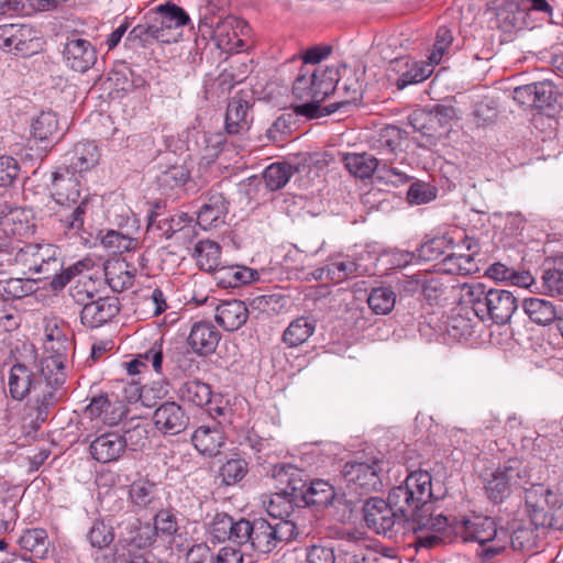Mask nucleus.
I'll use <instances>...</instances> for the list:
<instances>
[{
  "label": "nucleus",
  "instance_id": "obj_1",
  "mask_svg": "<svg viewBox=\"0 0 563 563\" xmlns=\"http://www.w3.org/2000/svg\"><path fill=\"white\" fill-rule=\"evenodd\" d=\"M432 477L427 471L411 472L405 483L389 492V500L405 516L419 548L431 549L450 536L448 518L434 514Z\"/></svg>",
  "mask_w": 563,
  "mask_h": 563
},
{
  "label": "nucleus",
  "instance_id": "obj_2",
  "mask_svg": "<svg viewBox=\"0 0 563 563\" xmlns=\"http://www.w3.org/2000/svg\"><path fill=\"white\" fill-rule=\"evenodd\" d=\"M335 84H338L335 66H324V68L300 66L292 84V95L302 103L295 107V112L309 119L327 115L324 107L320 104L335 89Z\"/></svg>",
  "mask_w": 563,
  "mask_h": 563
},
{
  "label": "nucleus",
  "instance_id": "obj_3",
  "mask_svg": "<svg viewBox=\"0 0 563 563\" xmlns=\"http://www.w3.org/2000/svg\"><path fill=\"white\" fill-rule=\"evenodd\" d=\"M460 301L471 308L479 321L507 324L518 309L515 295L505 289L487 288L483 283H464L460 289Z\"/></svg>",
  "mask_w": 563,
  "mask_h": 563
},
{
  "label": "nucleus",
  "instance_id": "obj_4",
  "mask_svg": "<svg viewBox=\"0 0 563 563\" xmlns=\"http://www.w3.org/2000/svg\"><path fill=\"white\" fill-rule=\"evenodd\" d=\"M73 347L71 339L65 332L64 328L57 323L47 324L45 329L44 354L41 362L42 375L47 377V384L44 395V405L42 412L45 413L52 404H56L57 387L66 380L65 362L68 352Z\"/></svg>",
  "mask_w": 563,
  "mask_h": 563
},
{
  "label": "nucleus",
  "instance_id": "obj_5",
  "mask_svg": "<svg viewBox=\"0 0 563 563\" xmlns=\"http://www.w3.org/2000/svg\"><path fill=\"white\" fill-rule=\"evenodd\" d=\"M456 537L464 542H476L478 548L476 555L483 562H490L500 555L508 545V531L504 528L497 529L496 522L490 517L473 516L456 521L454 527H450ZM451 541V534L444 542Z\"/></svg>",
  "mask_w": 563,
  "mask_h": 563
},
{
  "label": "nucleus",
  "instance_id": "obj_6",
  "mask_svg": "<svg viewBox=\"0 0 563 563\" xmlns=\"http://www.w3.org/2000/svg\"><path fill=\"white\" fill-rule=\"evenodd\" d=\"M47 377L42 375H36L33 373L27 366L24 364H14L9 373L8 377V387L10 396L14 400H23L27 395H34L35 402V422L43 423L46 421L51 409L55 404H52L47 409H45V413L42 412L44 405V395L47 384Z\"/></svg>",
  "mask_w": 563,
  "mask_h": 563
},
{
  "label": "nucleus",
  "instance_id": "obj_7",
  "mask_svg": "<svg viewBox=\"0 0 563 563\" xmlns=\"http://www.w3.org/2000/svg\"><path fill=\"white\" fill-rule=\"evenodd\" d=\"M308 534L309 532H306L291 519H282L274 522L258 518L253 521L250 544L261 553H269L279 543L289 542Z\"/></svg>",
  "mask_w": 563,
  "mask_h": 563
},
{
  "label": "nucleus",
  "instance_id": "obj_8",
  "mask_svg": "<svg viewBox=\"0 0 563 563\" xmlns=\"http://www.w3.org/2000/svg\"><path fill=\"white\" fill-rule=\"evenodd\" d=\"M531 471L518 459H509L497 468L485 485L488 498L495 504L504 501L514 489L525 488L530 483Z\"/></svg>",
  "mask_w": 563,
  "mask_h": 563
},
{
  "label": "nucleus",
  "instance_id": "obj_9",
  "mask_svg": "<svg viewBox=\"0 0 563 563\" xmlns=\"http://www.w3.org/2000/svg\"><path fill=\"white\" fill-rule=\"evenodd\" d=\"M364 520L366 526L378 534L393 537L400 528L404 531H411L405 516L390 503L378 498H369L364 507Z\"/></svg>",
  "mask_w": 563,
  "mask_h": 563
},
{
  "label": "nucleus",
  "instance_id": "obj_10",
  "mask_svg": "<svg viewBox=\"0 0 563 563\" xmlns=\"http://www.w3.org/2000/svg\"><path fill=\"white\" fill-rule=\"evenodd\" d=\"M380 472L378 460L372 459L366 462L355 460L345 463L342 475L349 487L363 495L382 488Z\"/></svg>",
  "mask_w": 563,
  "mask_h": 563
},
{
  "label": "nucleus",
  "instance_id": "obj_11",
  "mask_svg": "<svg viewBox=\"0 0 563 563\" xmlns=\"http://www.w3.org/2000/svg\"><path fill=\"white\" fill-rule=\"evenodd\" d=\"M250 35L249 24L234 15L220 19L213 29V40L217 46L229 53L244 49Z\"/></svg>",
  "mask_w": 563,
  "mask_h": 563
},
{
  "label": "nucleus",
  "instance_id": "obj_12",
  "mask_svg": "<svg viewBox=\"0 0 563 563\" xmlns=\"http://www.w3.org/2000/svg\"><path fill=\"white\" fill-rule=\"evenodd\" d=\"M62 55L66 66L78 73H86L97 62L96 47L78 32L66 36Z\"/></svg>",
  "mask_w": 563,
  "mask_h": 563
},
{
  "label": "nucleus",
  "instance_id": "obj_13",
  "mask_svg": "<svg viewBox=\"0 0 563 563\" xmlns=\"http://www.w3.org/2000/svg\"><path fill=\"white\" fill-rule=\"evenodd\" d=\"M0 48L16 56H30L37 49L34 30L24 24L0 25Z\"/></svg>",
  "mask_w": 563,
  "mask_h": 563
},
{
  "label": "nucleus",
  "instance_id": "obj_14",
  "mask_svg": "<svg viewBox=\"0 0 563 563\" xmlns=\"http://www.w3.org/2000/svg\"><path fill=\"white\" fill-rule=\"evenodd\" d=\"M301 495V500L307 506L327 507L332 505L335 508L342 507V515L339 520L345 521L351 518L352 505L343 496H336L334 487L323 479L310 482Z\"/></svg>",
  "mask_w": 563,
  "mask_h": 563
},
{
  "label": "nucleus",
  "instance_id": "obj_15",
  "mask_svg": "<svg viewBox=\"0 0 563 563\" xmlns=\"http://www.w3.org/2000/svg\"><path fill=\"white\" fill-rule=\"evenodd\" d=\"M432 65L418 62L409 57H396L388 67V79L402 90L409 85L419 84L432 74Z\"/></svg>",
  "mask_w": 563,
  "mask_h": 563
},
{
  "label": "nucleus",
  "instance_id": "obj_16",
  "mask_svg": "<svg viewBox=\"0 0 563 563\" xmlns=\"http://www.w3.org/2000/svg\"><path fill=\"white\" fill-rule=\"evenodd\" d=\"M151 18L163 35V43L176 42L180 35L177 30L190 22L186 11L170 2L158 5Z\"/></svg>",
  "mask_w": 563,
  "mask_h": 563
},
{
  "label": "nucleus",
  "instance_id": "obj_17",
  "mask_svg": "<svg viewBox=\"0 0 563 563\" xmlns=\"http://www.w3.org/2000/svg\"><path fill=\"white\" fill-rule=\"evenodd\" d=\"M84 176L71 172L69 168L59 167L52 174V196L59 205L79 202L84 189Z\"/></svg>",
  "mask_w": 563,
  "mask_h": 563
},
{
  "label": "nucleus",
  "instance_id": "obj_18",
  "mask_svg": "<svg viewBox=\"0 0 563 563\" xmlns=\"http://www.w3.org/2000/svg\"><path fill=\"white\" fill-rule=\"evenodd\" d=\"M120 311L118 297H99L82 303L80 321L88 329H97L110 322Z\"/></svg>",
  "mask_w": 563,
  "mask_h": 563
},
{
  "label": "nucleus",
  "instance_id": "obj_19",
  "mask_svg": "<svg viewBox=\"0 0 563 563\" xmlns=\"http://www.w3.org/2000/svg\"><path fill=\"white\" fill-rule=\"evenodd\" d=\"M125 413L124 405L114 396L93 397L85 409V415L97 424L117 426Z\"/></svg>",
  "mask_w": 563,
  "mask_h": 563
},
{
  "label": "nucleus",
  "instance_id": "obj_20",
  "mask_svg": "<svg viewBox=\"0 0 563 563\" xmlns=\"http://www.w3.org/2000/svg\"><path fill=\"white\" fill-rule=\"evenodd\" d=\"M128 446V439L119 432L110 431L96 437L89 445V453L99 463L118 461Z\"/></svg>",
  "mask_w": 563,
  "mask_h": 563
},
{
  "label": "nucleus",
  "instance_id": "obj_21",
  "mask_svg": "<svg viewBox=\"0 0 563 563\" xmlns=\"http://www.w3.org/2000/svg\"><path fill=\"white\" fill-rule=\"evenodd\" d=\"M228 213V202L222 192L212 188L201 197V206L197 212V223L203 230L223 223Z\"/></svg>",
  "mask_w": 563,
  "mask_h": 563
},
{
  "label": "nucleus",
  "instance_id": "obj_22",
  "mask_svg": "<svg viewBox=\"0 0 563 563\" xmlns=\"http://www.w3.org/2000/svg\"><path fill=\"white\" fill-rule=\"evenodd\" d=\"M156 540L155 528L150 523L142 525L139 519L134 518L129 521L124 531H121L115 548H124L128 552H140L151 547Z\"/></svg>",
  "mask_w": 563,
  "mask_h": 563
},
{
  "label": "nucleus",
  "instance_id": "obj_23",
  "mask_svg": "<svg viewBox=\"0 0 563 563\" xmlns=\"http://www.w3.org/2000/svg\"><path fill=\"white\" fill-rule=\"evenodd\" d=\"M100 152L92 141H80L65 154V167L84 176L99 164Z\"/></svg>",
  "mask_w": 563,
  "mask_h": 563
},
{
  "label": "nucleus",
  "instance_id": "obj_24",
  "mask_svg": "<svg viewBox=\"0 0 563 563\" xmlns=\"http://www.w3.org/2000/svg\"><path fill=\"white\" fill-rule=\"evenodd\" d=\"M153 421L161 432L175 435L187 428L189 417L178 404L166 401L155 410Z\"/></svg>",
  "mask_w": 563,
  "mask_h": 563
},
{
  "label": "nucleus",
  "instance_id": "obj_25",
  "mask_svg": "<svg viewBox=\"0 0 563 563\" xmlns=\"http://www.w3.org/2000/svg\"><path fill=\"white\" fill-rule=\"evenodd\" d=\"M547 493L548 488L543 484H533L525 490V500L531 512V521L537 527L541 526L561 530L562 523L551 512H544L542 520H540L543 512V498Z\"/></svg>",
  "mask_w": 563,
  "mask_h": 563
},
{
  "label": "nucleus",
  "instance_id": "obj_26",
  "mask_svg": "<svg viewBox=\"0 0 563 563\" xmlns=\"http://www.w3.org/2000/svg\"><path fill=\"white\" fill-rule=\"evenodd\" d=\"M220 341V332L207 321L195 322L188 335V344L199 355H208L214 352Z\"/></svg>",
  "mask_w": 563,
  "mask_h": 563
},
{
  "label": "nucleus",
  "instance_id": "obj_27",
  "mask_svg": "<svg viewBox=\"0 0 563 563\" xmlns=\"http://www.w3.org/2000/svg\"><path fill=\"white\" fill-rule=\"evenodd\" d=\"M191 442L200 454L213 457L221 452V448L225 443V437L217 424L200 426L194 431Z\"/></svg>",
  "mask_w": 563,
  "mask_h": 563
},
{
  "label": "nucleus",
  "instance_id": "obj_28",
  "mask_svg": "<svg viewBox=\"0 0 563 563\" xmlns=\"http://www.w3.org/2000/svg\"><path fill=\"white\" fill-rule=\"evenodd\" d=\"M402 141L401 130L394 125L382 128L373 137L372 147L380 155V163H394Z\"/></svg>",
  "mask_w": 563,
  "mask_h": 563
},
{
  "label": "nucleus",
  "instance_id": "obj_29",
  "mask_svg": "<svg viewBox=\"0 0 563 563\" xmlns=\"http://www.w3.org/2000/svg\"><path fill=\"white\" fill-rule=\"evenodd\" d=\"M339 563H382L383 558L373 549L360 544L357 538L349 533L340 544L338 553Z\"/></svg>",
  "mask_w": 563,
  "mask_h": 563
},
{
  "label": "nucleus",
  "instance_id": "obj_30",
  "mask_svg": "<svg viewBox=\"0 0 563 563\" xmlns=\"http://www.w3.org/2000/svg\"><path fill=\"white\" fill-rule=\"evenodd\" d=\"M249 310L241 300H229L216 307L214 319L225 331H235L245 324Z\"/></svg>",
  "mask_w": 563,
  "mask_h": 563
},
{
  "label": "nucleus",
  "instance_id": "obj_31",
  "mask_svg": "<svg viewBox=\"0 0 563 563\" xmlns=\"http://www.w3.org/2000/svg\"><path fill=\"white\" fill-rule=\"evenodd\" d=\"M251 106L239 95L233 96L228 104L225 114V130L228 134H240L250 129Z\"/></svg>",
  "mask_w": 563,
  "mask_h": 563
},
{
  "label": "nucleus",
  "instance_id": "obj_32",
  "mask_svg": "<svg viewBox=\"0 0 563 563\" xmlns=\"http://www.w3.org/2000/svg\"><path fill=\"white\" fill-rule=\"evenodd\" d=\"M273 477L276 478L279 484L285 485L280 490L289 498L295 500H301V495L305 493L308 484L301 478V471L292 465L278 464L273 468Z\"/></svg>",
  "mask_w": 563,
  "mask_h": 563
},
{
  "label": "nucleus",
  "instance_id": "obj_33",
  "mask_svg": "<svg viewBox=\"0 0 563 563\" xmlns=\"http://www.w3.org/2000/svg\"><path fill=\"white\" fill-rule=\"evenodd\" d=\"M332 93H336L340 100L324 107L325 114L328 115L341 108L356 104L361 101L363 96L362 84L355 75L347 77L343 82H340L338 77V84H335V89Z\"/></svg>",
  "mask_w": 563,
  "mask_h": 563
},
{
  "label": "nucleus",
  "instance_id": "obj_34",
  "mask_svg": "<svg viewBox=\"0 0 563 563\" xmlns=\"http://www.w3.org/2000/svg\"><path fill=\"white\" fill-rule=\"evenodd\" d=\"M340 162L354 177L366 179L377 172L379 159L368 153H340Z\"/></svg>",
  "mask_w": 563,
  "mask_h": 563
},
{
  "label": "nucleus",
  "instance_id": "obj_35",
  "mask_svg": "<svg viewBox=\"0 0 563 563\" xmlns=\"http://www.w3.org/2000/svg\"><path fill=\"white\" fill-rule=\"evenodd\" d=\"M104 275L109 287L121 292L133 285L135 268L125 261H114L106 265Z\"/></svg>",
  "mask_w": 563,
  "mask_h": 563
},
{
  "label": "nucleus",
  "instance_id": "obj_36",
  "mask_svg": "<svg viewBox=\"0 0 563 563\" xmlns=\"http://www.w3.org/2000/svg\"><path fill=\"white\" fill-rule=\"evenodd\" d=\"M0 225L7 235L22 236L30 229L25 211L7 203H0Z\"/></svg>",
  "mask_w": 563,
  "mask_h": 563
},
{
  "label": "nucleus",
  "instance_id": "obj_37",
  "mask_svg": "<svg viewBox=\"0 0 563 563\" xmlns=\"http://www.w3.org/2000/svg\"><path fill=\"white\" fill-rule=\"evenodd\" d=\"M314 330V320L308 317H298L285 329L282 340L288 347H297L307 342Z\"/></svg>",
  "mask_w": 563,
  "mask_h": 563
},
{
  "label": "nucleus",
  "instance_id": "obj_38",
  "mask_svg": "<svg viewBox=\"0 0 563 563\" xmlns=\"http://www.w3.org/2000/svg\"><path fill=\"white\" fill-rule=\"evenodd\" d=\"M527 9L515 1L500 5L496 13L498 26L505 32L523 29L527 25Z\"/></svg>",
  "mask_w": 563,
  "mask_h": 563
},
{
  "label": "nucleus",
  "instance_id": "obj_39",
  "mask_svg": "<svg viewBox=\"0 0 563 563\" xmlns=\"http://www.w3.org/2000/svg\"><path fill=\"white\" fill-rule=\"evenodd\" d=\"M194 257L198 266L206 272H213L214 274L222 267L221 247L218 243L205 240L197 243L194 250Z\"/></svg>",
  "mask_w": 563,
  "mask_h": 563
},
{
  "label": "nucleus",
  "instance_id": "obj_40",
  "mask_svg": "<svg viewBox=\"0 0 563 563\" xmlns=\"http://www.w3.org/2000/svg\"><path fill=\"white\" fill-rule=\"evenodd\" d=\"M525 313L538 324H549L556 319V310L552 302L541 298H528L522 302Z\"/></svg>",
  "mask_w": 563,
  "mask_h": 563
},
{
  "label": "nucleus",
  "instance_id": "obj_41",
  "mask_svg": "<svg viewBox=\"0 0 563 563\" xmlns=\"http://www.w3.org/2000/svg\"><path fill=\"white\" fill-rule=\"evenodd\" d=\"M178 395L183 401H187L197 407L210 405L212 397L210 386L197 379L185 382L179 387Z\"/></svg>",
  "mask_w": 563,
  "mask_h": 563
},
{
  "label": "nucleus",
  "instance_id": "obj_42",
  "mask_svg": "<svg viewBox=\"0 0 563 563\" xmlns=\"http://www.w3.org/2000/svg\"><path fill=\"white\" fill-rule=\"evenodd\" d=\"M35 291V280L30 278L0 279V300L20 299Z\"/></svg>",
  "mask_w": 563,
  "mask_h": 563
},
{
  "label": "nucleus",
  "instance_id": "obj_43",
  "mask_svg": "<svg viewBox=\"0 0 563 563\" xmlns=\"http://www.w3.org/2000/svg\"><path fill=\"white\" fill-rule=\"evenodd\" d=\"M470 311L453 313L448 321V334L457 341L468 340L475 332L478 321L470 317Z\"/></svg>",
  "mask_w": 563,
  "mask_h": 563
},
{
  "label": "nucleus",
  "instance_id": "obj_44",
  "mask_svg": "<svg viewBox=\"0 0 563 563\" xmlns=\"http://www.w3.org/2000/svg\"><path fill=\"white\" fill-rule=\"evenodd\" d=\"M253 271L243 266H222L216 274V279L224 288H234L251 283Z\"/></svg>",
  "mask_w": 563,
  "mask_h": 563
},
{
  "label": "nucleus",
  "instance_id": "obj_45",
  "mask_svg": "<svg viewBox=\"0 0 563 563\" xmlns=\"http://www.w3.org/2000/svg\"><path fill=\"white\" fill-rule=\"evenodd\" d=\"M295 169L287 163H273L263 173V180L269 190L283 188L294 175Z\"/></svg>",
  "mask_w": 563,
  "mask_h": 563
},
{
  "label": "nucleus",
  "instance_id": "obj_46",
  "mask_svg": "<svg viewBox=\"0 0 563 563\" xmlns=\"http://www.w3.org/2000/svg\"><path fill=\"white\" fill-rule=\"evenodd\" d=\"M87 539L90 545L97 550V555H106L103 550L108 548L114 540V532L111 526L106 525L103 521L96 520L90 527Z\"/></svg>",
  "mask_w": 563,
  "mask_h": 563
},
{
  "label": "nucleus",
  "instance_id": "obj_47",
  "mask_svg": "<svg viewBox=\"0 0 563 563\" xmlns=\"http://www.w3.org/2000/svg\"><path fill=\"white\" fill-rule=\"evenodd\" d=\"M59 129L58 119L53 111H43L33 120L32 133L40 141H48L57 133Z\"/></svg>",
  "mask_w": 563,
  "mask_h": 563
},
{
  "label": "nucleus",
  "instance_id": "obj_48",
  "mask_svg": "<svg viewBox=\"0 0 563 563\" xmlns=\"http://www.w3.org/2000/svg\"><path fill=\"white\" fill-rule=\"evenodd\" d=\"M22 549L33 552L37 558H43L47 552L48 538L44 529H27L19 539Z\"/></svg>",
  "mask_w": 563,
  "mask_h": 563
},
{
  "label": "nucleus",
  "instance_id": "obj_49",
  "mask_svg": "<svg viewBox=\"0 0 563 563\" xmlns=\"http://www.w3.org/2000/svg\"><path fill=\"white\" fill-rule=\"evenodd\" d=\"M126 41L133 44H139L142 47H146L154 41L163 43V35L159 34L157 25H155L150 16L147 23L137 24L129 32Z\"/></svg>",
  "mask_w": 563,
  "mask_h": 563
},
{
  "label": "nucleus",
  "instance_id": "obj_50",
  "mask_svg": "<svg viewBox=\"0 0 563 563\" xmlns=\"http://www.w3.org/2000/svg\"><path fill=\"white\" fill-rule=\"evenodd\" d=\"M396 302V295L389 287L374 288L368 298L367 303L369 308L377 314L389 313Z\"/></svg>",
  "mask_w": 563,
  "mask_h": 563
},
{
  "label": "nucleus",
  "instance_id": "obj_51",
  "mask_svg": "<svg viewBox=\"0 0 563 563\" xmlns=\"http://www.w3.org/2000/svg\"><path fill=\"white\" fill-rule=\"evenodd\" d=\"M249 466L244 459L235 457L228 460L221 467L219 476L222 484L227 486L241 482L247 474Z\"/></svg>",
  "mask_w": 563,
  "mask_h": 563
},
{
  "label": "nucleus",
  "instance_id": "obj_52",
  "mask_svg": "<svg viewBox=\"0 0 563 563\" xmlns=\"http://www.w3.org/2000/svg\"><path fill=\"white\" fill-rule=\"evenodd\" d=\"M322 273H327V277L331 282L339 284L349 278L350 276L357 274L358 265L350 257H344L340 261H334L328 264L322 269Z\"/></svg>",
  "mask_w": 563,
  "mask_h": 563
},
{
  "label": "nucleus",
  "instance_id": "obj_53",
  "mask_svg": "<svg viewBox=\"0 0 563 563\" xmlns=\"http://www.w3.org/2000/svg\"><path fill=\"white\" fill-rule=\"evenodd\" d=\"M129 496L134 505L148 507L156 497V485L145 479L135 481L130 486Z\"/></svg>",
  "mask_w": 563,
  "mask_h": 563
},
{
  "label": "nucleus",
  "instance_id": "obj_54",
  "mask_svg": "<svg viewBox=\"0 0 563 563\" xmlns=\"http://www.w3.org/2000/svg\"><path fill=\"white\" fill-rule=\"evenodd\" d=\"M40 262V274L49 276L52 273H57L62 264L58 260V250L52 244H35Z\"/></svg>",
  "mask_w": 563,
  "mask_h": 563
},
{
  "label": "nucleus",
  "instance_id": "obj_55",
  "mask_svg": "<svg viewBox=\"0 0 563 563\" xmlns=\"http://www.w3.org/2000/svg\"><path fill=\"white\" fill-rule=\"evenodd\" d=\"M35 244H25L23 246L13 245V261L15 265L21 266L27 272L40 274V262Z\"/></svg>",
  "mask_w": 563,
  "mask_h": 563
},
{
  "label": "nucleus",
  "instance_id": "obj_56",
  "mask_svg": "<svg viewBox=\"0 0 563 563\" xmlns=\"http://www.w3.org/2000/svg\"><path fill=\"white\" fill-rule=\"evenodd\" d=\"M288 298L282 294L261 295L252 299L253 308L268 314H278L287 307Z\"/></svg>",
  "mask_w": 563,
  "mask_h": 563
},
{
  "label": "nucleus",
  "instance_id": "obj_57",
  "mask_svg": "<svg viewBox=\"0 0 563 563\" xmlns=\"http://www.w3.org/2000/svg\"><path fill=\"white\" fill-rule=\"evenodd\" d=\"M102 245L112 253L130 252L137 246V241L118 231L110 230L101 238Z\"/></svg>",
  "mask_w": 563,
  "mask_h": 563
},
{
  "label": "nucleus",
  "instance_id": "obj_58",
  "mask_svg": "<svg viewBox=\"0 0 563 563\" xmlns=\"http://www.w3.org/2000/svg\"><path fill=\"white\" fill-rule=\"evenodd\" d=\"M296 503L282 490L275 493L268 501L267 514L272 517V521L289 519L292 512V504Z\"/></svg>",
  "mask_w": 563,
  "mask_h": 563
},
{
  "label": "nucleus",
  "instance_id": "obj_59",
  "mask_svg": "<svg viewBox=\"0 0 563 563\" xmlns=\"http://www.w3.org/2000/svg\"><path fill=\"white\" fill-rule=\"evenodd\" d=\"M508 544L515 551H531L537 547V534L530 527H518L508 533Z\"/></svg>",
  "mask_w": 563,
  "mask_h": 563
},
{
  "label": "nucleus",
  "instance_id": "obj_60",
  "mask_svg": "<svg viewBox=\"0 0 563 563\" xmlns=\"http://www.w3.org/2000/svg\"><path fill=\"white\" fill-rule=\"evenodd\" d=\"M497 114L496 102L493 99H485L476 103L472 120L477 128H486L495 122Z\"/></svg>",
  "mask_w": 563,
  "mask_h": 563
},
{
  "label": "nucleus",
  "instance_id": "obj_61",
  "mask_svg": "<svg viewBox=\"0 0 563 563\" xmlns=\"http://www.w3.org/2000/svg\"><path fill=\"white\" fill-rule=\"evenodd\" d=\"M464 246L467 251H472L468 254H456L457 265L460 267V275L466 276L475 274L479 271L478 263L475 260L477 254V243L474 239L465 238L463 241Z\"/></svg>",
  "mask_w": 563,
  "mask_h": 563
},
{
  "label": "nucleus",
  "instance_id": "obj_62",
  "mask_svg": "<svg viewBox=\"0 0 563 563\" xmlns=\"http://www.w3.org/2000/svg\"><path fill=\"white\" fill-rule=\"evenodd\" d=\"M88 199L85 197L79 205L60 219L65 233L77 234L84 227V218L87 212Z\"/></svg>",
  "mask_w": 563,
  "mask_h": 563
},
{
  "label": "nucleus",
  "instance_id": "obj_63",
  "mask_svg": "<svg viewBox=\"0 0 563 563\" xmlns=\"http://www.w3.org/2000/svg\"><path fill=\"white\" fill-rule=\"evenodd\" d=\"M338 555L334 553L333 547L324 543H316L307 547V563H335Z\"/></svg>",
  "mask_w": 563,
  "mask_h": 563
},
{
  "label": "nucleus",
  "instance_id": "obj_64",
  "mask_svg": "<svg viewBox=\"0 0 563 563\" xmlns=\"http://www.w3.org/2000/svg\"><path fill=\"white\" fill-rule=\"evenodd\" d=\"M96 563H147L141 552H128L124 548H114L111 555H97Z\"/></svg>",
  "mask_w": 563,
  "mask_h": 563
}]
</instances>
